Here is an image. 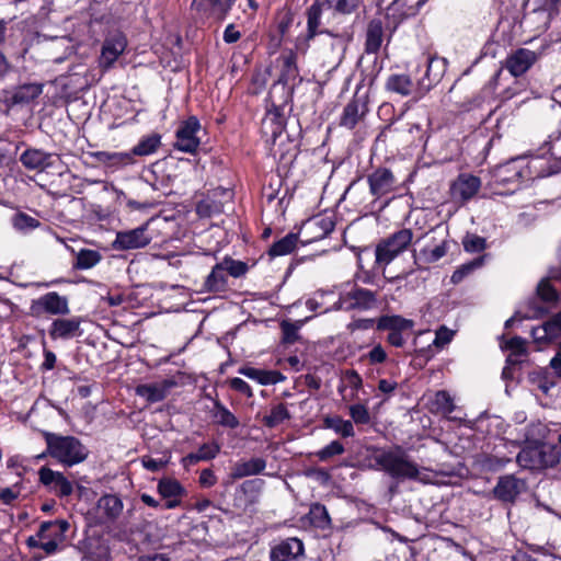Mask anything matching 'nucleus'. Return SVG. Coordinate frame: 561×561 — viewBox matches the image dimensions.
<instances>
[{"mask_svg":"<svg viewBox=\"0 0 561 561\" xmlns=\"http://www.w3.org/2000/svg\"><path fill=\"white\" fill-rule=\"evenodd\" d=\"M68 522L62 519L54 522H44L39 527L37 538L51 539L55 541L62 542L65 539V534L68 530Z\"/></svg>","mask_w":561,"mask_h":561,"instance_id":"29","label":"nucleus"},{"mask_svg":"<svg viewBox=\"0 0 561 561\" xmlns=\"http://www.w3.org/2000/svg\"><path fill=\"white\" fill-rule=\"evenodd\" d=\"M73 255L76 256V261L73 263V267L77 270H89L98 265L101 260L102 255L99 251L91 250V249H81L80 251L76 252L73 249L71 250Z\"/></svg>","mask_w":561,"mask_h":561,"instance_id":"36","label":"nucleus"},{"mask_svg":"<svg viewBox=\"0 0 561 561\" xmlns=\"http://www.w3.org/2000/svg\"><path fill=\"white\" fill-rule=\"evenodd\" d=\"M376 462L392 478L420 479L421 470L419 466L410 459L401 447L382 451L376 457Z\"/></svg>","mask_w":561,"mask_h":561,"instance_id":"4","label":"nucleus"},{"mask_svg":"<svg viewBox=\"0 0 561 561\" xmlns=\"http://www.w3.org/2000/svg\"><path fill=\"white\" fill-rule=\"evenodd\" d=\"M305 556L304 543L296 537H290L272 547L271 561H302Z\"/></svg>","mask_w":561,"mask_h":561,"instance_id":"13","label":"nucleus"},{"mask_svg":"<svg viewBox=\"0 0 561 561\" xmlns=\"http://www.w3.org/2000/svg\"><path fill=\"white\" fill-rule=\"evenodd\" d=\"M480 186L479 178L461 174L451 185V196L455 201L467 202L478 193Z\"/></svg>","mask_w":561,"mask_h":561,"instance_id":"20","label":"nucleus"},{"mask_svg":"<svg viewBox=\"0 0 561 561\" xmlns=\"http://www.w3.org/2000/svg\"><path fill=\"white\" fill-rule=\"evenodd\" d=\"M430 409L434 413L447 416L455 410V404L450 394L445 390H440L431 398Z\"/></svg>","mask_w":561,"mask_h":561,"instance_id":"35","label":"nucleus"},{"mask_svg":"<svg viewBox=\"0 0 561 561\" xmlns=\"http://www.w3.org/2000/svg\"><path fill=\"white\" fill-rule=\"evenodd\" d=\"M31 309L36 314L46 312L54 316H65L70 312L68 299L56 291L41 296L33 301Z\"/></svg>","mask_w":561,"mask_h":561,"instance_id":"11","label":"nucleus"},{"mask_svg":"<svg viewBox=\"0 0 561 561\" xmlns=\"http://www.w3.org/2000/svg\"><path fill=\"white\" fill-rule=\"evenodd\" d=\"M151 242L148 234V222L130 230L118 231L113 248L119 251L136 250L147 247Z\"/></svg>","mask_w":561,"mask_h":561,"instance_id":"10","label":"nucleus"},{"mask_svg":"<svg viewBox=\"0 0 561 561\" xmlns=\"http://www.w3.org/2000/svg\"><path fill=\"white\" fill-rule=\"evenodd\" d=\"M328 5L341 13H351L358 3V0H327Z\"/></svg>","mask_w":561,"mask_h":561,"instance_id":"57","label":"nucleus"},{"mask_svg":"<svg viewBox=\"0 0 561 561\" xmlns=\"http://www.w3.org/2000/svg\"><path fill=\"white\" fill-rule=\"evenodd\" d=\"M525 488L526 484L523 480L508 474L499 479L493 489V494L502 502H514Z\"/></svg>","mask_w":561,"mask_h":561,"instance_id":"16","label":"nucleus"},{"mask_svg":"<svg viewBox=\"0 0 561 561\" xmlns=\"http://www.w3.org/2000/svg\"><path fill=\"white\" fill-rule=\"evenodd\" d=\"M228 288V276L220 263L216 264L205 278L202 293H222Z\"/></svg>","mask_w":561,"mask_h":561,"instance_id":"23","label":"nucleus"},{"mask_svg":"<svg viewBox=\"0 0 561 561\" xmlns=\"http://www.w3.org/2000/svg\"><path fill=\"white\" fill-rule=\"evenodd\" d=\"M485 247V240L478 236H467L463 239V248L468 252H480Z\"/></svg>","mask_w":561,"mask_h":561,"instance_id":"58","label":"nucleus"},{"mask_svg":"<svg viewBox=\"0 0 561 561\" xmlns=\"http://www.w3.org/2000/svg\"><path fill=\"white\" fill-rule=\"evenodd\" d=\"M20 488L13 485L12 488H4L0 490V500L3 504L11 505L20 496Z\"/></svg>","mask_w":561,"mask_h":561,"instance_id":"60","label":"nucleus"},{"mask_svg":"<svg viewBox=\"0 0 561 561\" xmlns=\"http://www.w3.org/2000/svg\"><path fill=\"white\" fill-rule=\"evenodd\" d=\"M158 492L164 499L181 497L184 494V489L174 479H162L158 483Z\"/></svg>","mask_w":561,"mask_h":561,"instance_id":"44","label":"nucleus"},{"mask_svg":"<svg viewBox=\"0 0 561 561\" xmlns=\"http://www.w3.org/2000/svg\"><path fill=\"white\" fill-rule=\"evenodd\" d=\"M350 414L356 424H367L370 420L368 410L363 404H354L350 407Z\"/></svg>","mask_w":561,"mask_h":561,"instance_id":"54","label":"nucleus"},{"mask_svg":"<svg viewBox=\"0 0 561 561\" xmlns=\"http://www.w3.org/2000/svg\"><path fill=\"white\" fill-rule=\"evenodd\" d=\"M424 247L415 254V260L428 264L440 260L447 253V240L445 238L437 239L435 236L425 234Z\"/></svg>","mask_w":561,"mask_h":561,"instance_id":"15","label":"nucleus"},{"mask_svg":"<svg viewBox=\"0 0 561 561\" xmlns=\"http://www.w3.org/2000/svg\"><path fill=\"white\" fill-rule=\"evenodd\" d=\"M368 184L370 193L381 197L394 190L396 179L389 169L379 168L368 175Z\"/></svg>","mask_w":561,"mask_h":561,"instance_id":"18","label":"nucleus"},{"mask_svg":"<svg viewBox=\"0 0 561 561\" xmlns=\"http://www.w3.org/2000/svg\"><path fill=\"white\" fill-rule=\"evenodd\" d=\"M284 131L283 118L275 112H270L262 121V133L266 141L275 142Z\"/></svg>","mask_w":561,"mask_h":561,"instance_id":"32","label":"nucleus"},{"mask_svg":"<svg viewBox=\"0 0 561 561\" xmlns=\"http://www.w3.org/2000/svg\"><path fill=\"white\" fill-rule=\"evenodd\" d=\"M42 90L41 84H23L12 93L11 101L13 104L28 103L36 99L42 93Z\"/></svg>","mask_w":561,"mask_h":561,"instance_id":"37","label":"nucleus"},{"mask_svg":"<svg viewBox=\"0 0 561 561\" xmlns=\"http://www.w3.org/2000/svg\"><path fill=\"white\" fill-rule=\"evenodd\" d=\"M57 154L45 152L41 149H27L21 157V163L28 170L43 172L54 165Z\"/></svg>","mask_w":561,"mask_h":561,"instance_id":"19","label":"nucleus"},{"mask_svg":"<svg viewBox=\"0 0 561 561\" xmlns=\"http://www.w3.org/2000/svg\"><path fill=\"white\" fill-rule=\"evenodd\" d=\"M99 161L111 165H127L134 162L133 153L129 152H106L100 151L95 153Z\"/></svg>","mask_w":561,"mask_h":561,"instance_id":"42","label":"nucleus"},{"mask_svg":"<svg viewBox=\"0 0 561 561\" xmlns=\"http://www.w3.org/2000/svg\"><path fill=\"white\" fill-rule=\"evenodd\" d=\"M538 59V55L527 48H519L507 56L505 68L514 77L524 75Z\"/></svg>","mask_w":561,"mask_h":561,"instance_id":"14","label":"nucleus"},{"mask_svg":"<svg viewBox=\"0 0 561 561\" xmlns=\"http://www.w3.org/2000/svg\"><path fill=\"white\" fill-rule=\"evenodd\" d=\"M278 61L280 64L278 82L284 85H294L299 78L296 55L293 51L285 53L279 57Z\"/></svg>","mask_w":561,"mask_h":561,"instance_id":"24","label":"nucleus"},{"mask_svg":"<svg viewBox=\"0 0 561 561\" xmlns=\"http://www.w3.org/2000/svg\"><path fill=\"white\" fill-rule=\"evenodd\" d=\"M43 437L46 450L37 457L39 459L49 456L66 467H72L84 461L89 455L88 448L75 436L43 432Z\"/></svg>","mask_w":561,"mask_h":561,"instance_id":"3","label":"nucleus"},{"mask_svg":"<svg viewBox=\"0 0 561 561\" xmlns=\"http://www.w3.org/2000/svg\"><path fill=\"white\" fill-rule=\"evenodd\" d=\"M266 467V462L262 458H252L247 461H239L234 463L231 469L230 478L238 480L248 476L261 473Z\"/></svg>","mask_w":561,"mask_h":561,"instance_id":"28","label":"nucleus"},{"mask_svg":"<svg viewBox=\"0 0 561 561\" xmlns=\"http://www.w3.org/2000/svg\"><path fill=\"white\" fill-rule=\"evenodd\" d=\"M388 355L380 344H376L367 354L363 355L362 359L367 360L370 365L382 364L386 362Z\"/></svg>","mask_w":561,"mask_h":561,"instance_id":"50","label":"nucleus"},{"mask_svg":"<svg viewBox=\"0 0 561 561\" xmlns=\"http://www.w3.org/2000/svg\"><path fill=\"white\" fill-rule=\"evenodd\" d=\"M445 71V60L439 58L427 59L426 76L430 81H438Z\"/></svg>","mask_w":561,"mask_h":561,"instance_id":"49","label":"nucleus"},{"mask_svg":"<svg viewBox=\"0 0 561 561\" xmlns=\"http://www.w3.org/2000/svg\"><path fill=\"white\" fill-rule=\"evenodd\" d=\"M126 47L127 38L122 32L114 31L108 33L101 47V54L99 57L100 68L103 70L112 68L119 56L123 55Z\"/></svg>","mask_w":561,"mask_h":561,"instance_id":"7","label":"nucleus"},{"mask_svg":"<svg viewBox=\"0 0 561 561\" xmlns=\"http://www.w3.org/2000/svg\"><path fill=\"white\" fill-rule=\"evenodd\" d=\"M525 340L519 336H514L505 342L504 347L512 350L515 354L525 353Z\"/></svg>","mask_w":561,"mask_h":561,"instance_id":"63","label":"nucleus"},{"mask_svg":"<svg viewBox=\"0 0 561 561\" xmlns=\"http://www.w3.org/2000/svg\"><path fill=\"white\" fill-rule=\"evenodd\" d=\"M540 153L545 154V162H554L553 173L561 170V134L556 133L549 136L547 140L539 149Z\"/></svg>","mask_w":561,"mask_h":561,"instance_id":"25","label":"nucleus"},{"mask_svg":"<svg viewBox=\"0 0 561 561\" xmlns=\"http://www.w3.org/2000/svg\"><path fill=\"white\" fill-rule=\"evenodd\" d=\"M213 416L218 424L229 428L239 426V421L220 401H215Z\"/></svg>","mask_w":561,"mask_h":561,"instance_id":"39","label":"nucleus"},{"mask_svg":"<svg viewBox=\"0 0 561 561\" xmlns=\"http://www.w3.org/2000/svg\"><path fill=\"white\" fill-rule=\"evenodd\" d=\"M239 374L257 381L261 385H275L285 379V377L276 370H264L253 367H242Z\"/></svg>","mask_w":561,"mask_h":561,"instance_id":"30","label":"nucleus"},{"mask_svg":"<svg viewBox=\"0 0 561 561\" xmlns=\"http://www.w3.org/2000/svg\"><path fill=\"white\" fill-rule=\"evenodd\" d=\"M325 426L333 430L336 434L343 437H353L354 427L351 421L343 420L340 416H332L325 419Z\"/></svg>","mask_w":561,"mask_h":561,"instance_id":"43","label":"nucleus"},{"mask_svg":"<svg viewBox=\"0 0 561 561\" xmlns=\"http://www.w3.org/2000/svg\"><path fill=\"white\" fill-rule=\"evenodd\" d=\"M161 144V137L152 134L144 137L129 153L134 156H149L157 151Z\"/></svg>","mask_w":561,"mask_h":561,"instance_id":"41","label":"nucleus"},{"mask_svg":"<svg viewBox=\"0 0 561 561\" xmlns=\"http://www.w3.org/2000/svg\"><path fill=\"white\" fill-rule=\"evenodd\" d=\"M81 319L79 317L72 318H57L55 319L48 330V334L53 340H69L81 335Z\"/></svg>","mask_w":561,"mask_h":561,"instance_id":"17","label":"nucleus"},{"mask_svg":"<svg viewBox=\"0 0 561 561\" xmlns=\"http://www.w3.org/2000/svg\"><path fill=\"white\" fill-rule=\"evenodd\" d=\"M414 322L401 316H382L377 321V329L390 332H405L412 330Z\"/></svg>","mask_w":561,"mask_h":561,"instance_id":"31","label":"nucleus"},{"mask_svg":"<svg viewBox=\"0 0 561 561\" xmlns=\"http://www.w3.org/2000/svg\"><path fill=\"white\" fill-rule=\"evenodd\" d=\"M334 229V221L331 217H314L305 224L304 230L310 234L309 240L325 238Z\"/></svg>","mask_w":561,"mask_h":561,"instance_id":"27","label":"nucleus"},{"mask_svg":"<svg viewBox=\"0 0 561 561\" xmlns=\"http://www.w3.org/2000/svg\"><path fill=\"white\" fill-rule=\"evenodd\" d=\"M543 426L533 424L525 436V440L529 443L517 455V463L525 469L541 470L554 467L560 462L561 453L554 445L538 444L543 436Z\"/></svg>","mask_w":561,"mask_h":561,"instance_id":"2","label":"nucleus"},{"mask_svg":"<svg viewBox=\"0 0 561 561\" xmlns=\"http://www.w3.org/2000/svg\"><path fill=\"white\" fill-rule=\"evenodd\" d=\"M413 233L410 229H401L381 241L376 248V262L382 265L391 263L412 242Z\"/></svg>","mask_w":561,"mask_h":561,"instance_id":"5","label":"nucleus"},{"mask_svg":"<svg viewBox=\"0 0 561 561\" xmlns=\"http://www.w3.org/2000/svg\"><path fill=\"white\" fill-rule=\"evenodd\" d=\"M301 323H294L289 321L282 322V331L284 335V341L286 343H294L298 339V330L300 329Z\"/></svg>","mask_w":561,"mask_h":561,"instance_id":"56","label":"nucleus"},{"mask_svg":"<svg viewBox=\"0 0 561 561\" xmlns=\"http://www.w3.org/2000/svg\"><path fill=\"white\" fill-rule=\"evenodd\" d=\"M323 4L319 1L313 2L307 12V35L298 37L296 48L300 51H306L309 47V41L318 33V27L321 23Z\"/></svg>","mask_w":561,"mask_h":561,"instance_id":"21","label":"nucleus"},{"mask_svg":"<svg viewBox=\"0 0 561 561\" xmlns=\"http://www.w3.org/2000/svg\"><path fill=\"white\" fill-rule=\"evenodd\" d=\"M344 453V447L341 443H339L337 440H333L331 442L329 445H327L324 448H322L321 450H319L317 453V456L319 457V459L321 460H327L329 459L330 457H333L335 455H341Z\"/></svg>","mask_w":561,"mask_h":561,"instance_id":"55","label":"nucleus"},{"mask_svg":"<svg viewBox=\"0 0 561 561\" xmlns=\"http://www.w3.org/2000/svg\"><path fill=\"white\" fill-rule=\"evenodd\" d=\"M298 242V237L295 233H289L282 238L280 240L273 243V245L270 248V255L271 256H280L291 253Z\"/></svg>","mask_w":561,"mask_h":561,"instance_id":"40","label":"nucleus"},{"mask_svg":"<svg viewBox=\"0 0 561 561\" xmlns=\"http://www.w3.org/2000/svg\"><path fill=\"white\" fill-rule=\"evenodd\" d=\"M545 154L538 151L529 159L516 158L497 165L491 175V187L496 194L517 190L523 181L553 174L554 162H545Z\"/></svg>","mask_w":561,"mask_h":561,"instance_id":"1","label":"nucleus"},{"mask_svg":"<svg viewBox=\"0 0 561 561\" xmlns=\"http://www.w3.org/2000/svg\"><path fill=\"white\" fill-rule=\"evenodd\" d=\"M289 419V412L285 404L279 403L272 408L271 413L264 416V423L268 427H275Z\"/></svg>","mask_w":561,"mask_h":561,"instance_id":"45","label":"nucleus"},{"mask_svg":"<svg viewBox=\"0 0 561 561\" xmlns=\"http://www.w3.org/2000/svg\"><path fill=\"white\" fill-rule=\"evenodd\" d=\"M38 479L43 485L60 497L69 496L73 492V485L65 474L48 467H42L38 470Z\"/></svg>","mask_w":561,"mask_h":561,"instance_id":"12","label":"nucleus"},{"mask_svg":"<svg viewBox=\"0 0 561 561\" xmlns=\"http://www.w3.org/2000/svg\"><path fill=\"white\" fill-rule=\"evenodd\" d=\"M386 89L402 96H408L413 90V82L408 75L394 73L388 77Z\"/></svg>","mask_w":561,"mask_h":561,"instance_id":"33","label":"nucleus"},{"mask_svg":"<svg viewBox=\"0 0 561 561\" xmlns=\"http://www.w3.org/2000/svg\"><path fill=\"white\" fill-rule=\"evenodd\" d=\"M535 337L542 339V337H549L553 339L561 334V328L560 323H554L552 327H550V320L543 324L542 328L534 330Z\"/></svg>","mask_w":561,"mask_h":561,"instance_id":"53","label":"nucleus"},{"mask_svg":"<svg viewBox=\"0 0 561 561\" xmlns=\"http://www.w3.org/2000/svg\"><path fill=\"white\" fill-rule=\"evenodd\" d=\"M329 296H334V293L318 290L312 298L307 300L306 305L310 310H320V312H327L330 310V308L325 306V298Z\"/></svg>","mask_w":561,"mask_h":561,"instance_id":"48","label":"nucleus"},{"mask_svg":"<svg viewBox=\"0 0 561 561\" xmlns=\"http://www.w3.org/2000/svg\"><path fill=\"white\" fill-rule=\"evenodd\" d=\"M141 462H142V466L149 470V471H152V472H156V471H159L160 469H162L167 463H168V460H163V459H153L151 457H142L141 459Z\"/></svg>","mask_w":561,"mask_h":561,"instance_id":"62","label":"nucleus"},{"mask_svg":"<svg viewBox=\"0 0 561 561\" xmlns=\"http://www.w3.org/2000/svg\"><path fill=\"white\" fill-rule=\"evenodd\" d=\"M538 296L546 302H554L558 299L557 290L548 279H542L537 287Z\"/></svg>","mask_w":561,"mask_h":561,"instance_id":"51","label":"nucleus"},{"mask_svg":"<svg viewBox=\"0 0 561 561\" xmlns=\"http://www.w3.org/2000/svg\"><path fill=\"white\" fill-rule=\"evenodd\" d=\"M124 503L116 494H104L98 501L90 514L99 525L115 522L123 513Z\"/></svg>","mask_w":561,"mask_h":561,"instance_id":"8","label":"nucleus"},{"mask_svg":"<svg viewBox=\"0 0 561 561\" xmlns=\"http://www.w3.org/2000/svg\"><path fill=\"white\" fill-rule=\"evenodd\" d=\"M376 305V295L369 289L352 286L351 289L344 290L334 301L335 309L344 310H368Z\"/></svg>","mask_w":561,"mask_h":561,"instance_id":"6","label":"nucleus"},{"mask_svg":"<svg viewBox=\"0 0 561 561\" xmlns=\"http://www.w3.org/2000/svg\"><path fill=\"white\" fill-rule=\"evenodd\" d=\"M174 386L175 381L164 379L159 382L140 385L136 388V393L150 402H158L163 400Z\"/></svg>","mask_w":561,"mask_h":561,"instance_id":"22","label":"nucleus"},{"mask_svg":"<svg viewBox=\"0 0 561 561\" xmlns=\"http://www.w3.org/2000/svg\"><path fill=\"white\" fill-rule=\"evenodd\" d=\"M382 43V26L379 21H371L367 28L366 51L376 53Z\"/></svg>","mask_w":561,"mask_h":561,"instance_id":"38","label":"nucleus"},{"mask_svg":"<svg viewBox=\"0 0 561 561\" xmlns=\"http://www.w3.org/2000/svg\"><path fill=\"white\" fill-rule=\"evenodd\" d=\"M201 130L202 126L198 119L195 116L188 117L176 130L174 147L182 152H195L201 145Z\"/></svg>","mask_w":561,"mask_h":561,"instance_id":"9","label":"nucleus"},{"mask_svg":"<svg viewBox=\"0 0 561 561\" xmlns=\"http://www.w3.org/2000/svg\"><path fill=\"white\" fill-rule=\"evenodd\" d=\"M454 335L455 331L448 329L445 325H442L436 330L433 345H435L437 348H443L451 342Z\"/></svg>","mask_w":561,"mask_h":561,"instance_id":"52","label":"nucleus"},{"mask_svg":"<svg viewBox=\"0 0 561 561\" xmlns=\"http://www.w3.org/2000/svg\"><path fill=\"white\" fill-rule=\"evenodd\" d=\"M12 225L18 231L26 232L37 228L39 222L24 213H18L12 217Z\"/></svg>","mask_w":561,"mask_h":561,"instance_id":"47","label":"nucleus"},{"mask_svg":"<svg viewBox=\"0 0 561 561\" xmlns=\"http://www.w3.org/2000/svg\"><path fill=\"white\" fill-rule=\"evenodd\" d=\"M217 482V478L213 470L210 469H204L201 471L199 474V483L204 488H210L215 485Z\"/></svg>","mask_w":561,"mask_h":561,"instance_id":"64","label":"nucleus"},{"mask_svg":"<svg viewBox=\"0 0 561 561\" xmlns=\"http://www.w3.org/2000/svg\"><path fill=\"white\" fill-rule=\"evenodd\" d=\"M229 385H230V387H231L233 390H236V391H238V392H241V393L245 394V396H247V397H249V398H250V397H252V394H253V393H252V389H251V387L249 386V383H248V382H245V381H244L243 379H241V378L236 377V378L230 379Z\"/></svg>","mask_w":561,"mask_h":561,"instance_id":"61","label":"nucleus"},{"mask_svg":"<svg viewBox=\"0 0 561 561\" xmlns=\"http://www.w3.org/2000/svg\"><path fill=\"white\" fill-rule=\"evenodd\" d=\"M366 112V103L357 94L343 110L341 125L350 129L354 128Z\"/></svg>","mask_w":561,"mask_h":561,"instance_id":"26","label":"nucleus"},{"mask_svg":"<svg viewBox=\"0 0 561 561\" xmlns=\"http://www.w3.org/2000/svg\"><path fill=\"white\" fill-rule=\"evenodd\" d=\"M363 386V379L359 374L354 369H347L342 374L341 386L339 388L341 393H344L347 389L351 390L350 396L343 394L344 399L353 400L356 397V392Z\"/></svg>","mask_w":561,"mask_h":561,"instance_id":"34","label":"nucleus"},{"mask_svg":"<svg viewBox=\"0 0 561 561\" xmlns=\"http://www.w3.org/2000/svg\"><path fill=\"white\" fill-rule=\"evenodd\" d=\"M220 451V447L216 443L204 444L198 449V455L202 460H210L214 459Z\"/></svg>","mask_w":561,"mask_h":561,"instance_id":"59","label":"nucleus"},{"mask_svg":"<svg viewBox=\"0 0 561 561\" xmlns=\"http://www.w3.org/2000/svg\"><path fill=\"white\" fill-rule=\"evenodd\" d=\"M227 276L230 275L234 278L243 276L248 271V265L242 261H236L231 257H225L220 262Z\"/></svg>","mask_w":561,"mask_h":561,"instance_id":"46","label":"nucleus"}]
</instances>
